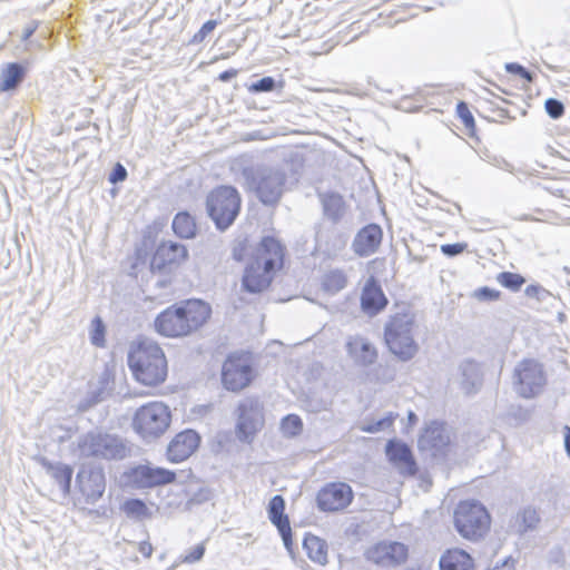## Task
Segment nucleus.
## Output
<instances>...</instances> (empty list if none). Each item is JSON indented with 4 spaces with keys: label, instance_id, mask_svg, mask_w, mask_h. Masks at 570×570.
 <instances>
[{
    "label": "nucleus",
    "instance_id": "393cba45",
    "mask_svg": "<svg viewBox=\"0 0 570 570\" xmlns=\"http://www.w3.org/2000/svg\"><path fill=\"white\" fill-rule=\"evenodd\" d=\"M187 248L175 242H163L154 255V264L167 265L180 263L187 257Z\"/></svg>",
    "mask_w": 570,
    "mask_h": 570
},
{
    "label": "nucleus",
    "instance_id": "7c9ffc66",
    "mask_svg": "<svg viewBox=\"0 0 570 570\" xmlns=\"http://www.w3.org/2000/svg\"><path fill=\"white\" fill-rule=\"evenodd\" d=\"M325 216L334 223L341 220L345 214V203L341 195L328 194L322 198Z\"/></svg>",
    "mask_w": 570,
    "mask_h": 570
},
{
    "label": "nucleus",
    "instance_id": "de8ad7c7",
    "mask_svg": "<svg viewBox=\"0 0 570 570\" xmlns=\"http://www.w3.org/2000/svg\"><path fill=\"white\" fill-rule=\"evenodd\" d=\"M465 243H455V244H443L441 245V252L449 257L456 256L464 252L466 248Z\"/></svg>",
    "mask_w": 570,
    "mask_h": 570
},
{
    "label": "nucleus",
    "instance_id": "473e14b6",
    "mask_svg": "<svg viewBox=\"0 0 570 570\" xmlns=\"http://www.w3.org/2000/svg\"><path fill=\"white\" fill-rule=\"evenodd\" d=\"M112 389V382L110 377V373L108 371H104L97 379V385L95 383H91L90 385V396L92 403H98L102 401L106 395L109 394V392Z\"/></svg>",
    "mask_w": 570,
    "mask_h": 570
},
{
    "label": "nucleus",
    "instance_id": "f8f14e48",
    "mask_svg": "<svg viewBox=\"0 0 570 570\" xmlns=\"http://www.w3.org/2000/svg\"><path fill=\"white\" fill-rule=\"evenodd\" d=\"M368 562L383 569H394L406 562L409 548L400 541L383 540L365 551Z\"/></svg>",
    "mask_w": 570,
    "mask_h": 570
},
{
    "label": "nucleus",
    "instance_id": "5fc2aeb1",
    "mask_svg": "<svg viewBox=\"0 0 570 570\" xmlns=\"http://www.w3.org/2000/svg\"><path fill=\"white\" fill-rule=\"evenodd\" d=\"M232 76H233V71H225V72H223V73L219 76V78H220L222 80H228Z\"/></svg>",
    "mask_w": 570,
    "mask_h": 570
},
{
    "label": "nucleus",
    "instance_id": "8fccbe9b",
    "mask_svg": "<svg viewBox=\"0 0 570 570\" xmlns=\"http://www.w3.org/2000/svg\"><path fill=\"white\" fill-rule=\"evenodd\" d=\"M126 177V168L121 164L117 163L109 175V181L112 184H117L124 181Z\"/></svg>",
    "mask_w": 570,
    "mask_h": 570
},
{
    "label": "nucleus",
    "instance_id": "f257e3e1",
    "mask_svg": "<svg viewBox=\"0 0 570 570\" xmlns=\"http://www.w3.org/2000/svg\"><path fill=\"white\" fill-rule=\"evenodd\" d=\"M302 167L303 158L296 154L279 166L261 165L245 168L243 176L247 188L254 191L264 205H275L287 185L298 180Z\"/></svg>",
    "mask_w": 570,
    "mask_h": 570
},
{
    "label": "nucleus",
    "instance_id": "09e8293b",
    "mask_svg": "<svg viewBox=\"0 0 570 570\" xmlns=\"http://www.w3.org/2000/svg\"><path fill=\"white\" fill-rule=\"evenodd\" d=\"M205 553V546L204 543H199L196 547H194L188 553L185 554L183 561L186 563H194L199 561Z\"/></svg>",
    "mask_w": 570,
    "mask_h": 570
},
{
    "label": "nucleus",
    "instance_id": "20e7f679",
    "mask_svg": "<svg viewBox=\"0 0 570 570\" xmlns=\"http://www.w3.org/2000/svg\"><path fill=\"white\" fill-rule=\"evenodd\" d=\"M128 365L134 377L146 386L161 384L167 377V361L161 347L150 338L132 342Z\"/></svg>",
    "mask_w": 570,
    "mask_h": 570
},
{
    "label": "nucleus",
    "instance_id": "dca6fc26",
    "mask_svg": "<svg viewBox=\"0 0 570 570\" xmlns=\"http://www.w3.org/2000/svg\"><path fill=\"white\" fill-rule=\"evenodd\" d=\"M77 484L87 503H95L106 489L105 474L101 468L85 466L77 474Z\"/></svg>",
    "mask_w": 570,
    "mask_h": 570
},
{
    "label": "nucleus",
    "instance_id": "e433bc0d",
    "mask_svg": "<svg viewBox=\"0 0 570 570\" xmlns=\"http://www.w3.org/2000/svg\"><path fill=\"white\" fill-rule=\"evenodd\" d=\"M497 281L504 287L518 292L521 286L525 283L523 276L517 273L502 272L497 276Z\"/></svg>",
    "mask_w": 570,
    "mask_h": 570
},
{
    "label": "nucleus",
    "instance_id": "c756f323",
    "mask_svg": "<svg viewBox=\"0 0 570 570\" xmlns=\"http://www.w3.org/2000/svg\"><path fill=\"white\" fill-rule=\"evenodd\" d=\"M24 76V69L18 63H7L0 73V91H9L18 86Z\"/></svg>",
    "mask_w": 570,
    "mask_h": 570
},
{
    "label": "nucleus",
    "instance_id": "c03bdc74",
    "mask_svg": "<svg viewBox=\"0 0 570 570\" xmlns=\"http://www.w3.org/2000/svg\"><path fill=\"white\" fill-rule=\"evenodd\" d=\"M500 292L490 287H481L473 293V297L479 301H497Z\"/></svg>",
    "mask_w": 570,
    "mask_h": 570
},
{
    "label": "nucleus",
    "instance_id": "c85d7f7f",
    "mask_svg": "<svg viewBox=\"0 0 570 570\" xmlns=\"http://www.w3.org/2000/svg\"><path fill=\"white\" fill-rule=\"evenodd\" d=\"M303 548L312 561L322 566L327 563V544L321 538L312 534L306 535Z\"/></svg>",
    "mask_w": 570,
    "mask_h": 570
},
{
    "label": "nucleus",
    "instance_id": "a211bd4d",
    "mask_svg": "<svg viewBox=\"0 0 570 570\" xmlns=\"http://www.w3.org/2000/svg\"><path fill=\"white\" fill-rule=\"evenodd\" d=\"M200 438L193 430L178 433L167 448V455L171 462H181L189 458L199 445Z\"/></svg>",
    "mask_w": 570,
    "mask_h": 570
},
{
    "label": "nucleus",
    "instance_id": "bf43d9fd",
    "mask_svg": "<svg viewBox=\"0 0 570 570\" xmlns=\"http://www.w3.org/2000/svg\"><path fill=\"white\" fill-rule=\"evenodd\" d=\"M404 570H428V569H422V568H407V569H404Z\"/></svg>",
    "mask_w": 570,
    "mask_h": 570
},
{
    "label": "nucleus",
    "instance_id": "4be33fe9",
    "mask_svg": "<svg viewBox=\"0 0 570 570\" xmlns=\"http://www.w3.org/2000/svg\"><path fill=\"white\" fill-rule=\"evenodd\" d=\"M382 242V229L376 224L362 228L355 236L352 247L355 254L365 257L375 253Z\"/></svg>",
    "mask_w": 570,
    "mask_h": 570
},
{
    "label": "nucleus",
    "instance_id": "f03ea898",
    "mask_svg": "<svg viewBox=\"0 0 570 570\" xmlns=\"http://www.w3.org/2000/svg\"><path fill=\"white\" fill-rule=\"evenodd\" d=\"M284 248L271 236L264 237L245 266L242 286L252 294L264 292L271 285L275 271L283 266Z\"/></svg>",
    "mask_w": 570,
    "mask_h": 570
},
{
    "label": "nucleus",
    "instance_id": "864d4df0",
    "mask_svg": "<svg viewBox=\"0 0 570 570\" xmlns=\"http://www.w3.org/2000/svg\"><path fill=\"white\" fill-rule=\"evenodd\" d=\"M407 420H409V422H410L411 424H414V423L416 422L417 417H416V415H415V413H414V412L410 411V412H409V415H407Z\"/></svg>",
    "mask_w": 570,
    "mask_h": 570
},
{
    "label": "nucleus",
    "instance_id": "423d86ee",
    "mask_svg": "<svg viewBox=\"0 0 570 570\" xmlns=\"http://www.w3.org/2000/svg\"><path fill=\"white\" fill-rule=\"evenodd\" d=\"M171 414L163 402H150L140 406L132 419V428L146 441L160 438L169 428Z\"/></svg>",
    "mask_w": 570,
    "mask_h": 570
},
{
    "label": "nucleus",
    "instance_id": "ddd939ff",
    "mask_svg": "<svg viewBox=\"0 0 570 570\" xmlns=\"http://www.w3.org/2000/svg\"><path fill=\"white\" fill-rule=\"evenodd\" d=\"M238 412L237 436L243 442H250L264 424L259 403L246 400L239 404Z\"/></svg>",
    "mask_w": 570,
    "mask_h": 570
},
{
    "label": "nucleus",
    "instance_id": "c9c22d12",
    "mask_svg": "<svg viewBox=\"0 0 570 570\" xmlns=\"http://www.w3.org/2000/svg\"><path fill=\"white\" fill-rule=\"evenodd\" d=\"M122 510L127 517L139 520L148 518L150 514L145 502L139 499L127 500L122 505Z\"/></svg>",
    "mask_w": 570,
    "mask_h": 570
},
{
    "label": "nucleus",
    "instance_id": "5701e85b",
    "mask_svg": "<svg viewBox=\"0 0 570 570\" xmlns=\"http://www.w3.org/2000/svg\"><path fill=\"white\" fill-rule=\"evenodd\" d=\"M483 373L480 364L466 360L458 368L455 382L465 394L476 393L482 386Z\"/></svg>",
    "mask_w": 570,
    "mask_h": 570
},
{
    "label": "nucleus",
    "instance_id": "37998d69",
    "mask_svg": "<svg viewBox=\"0 0 570 570\" xmlns=\"http://www.w3.org/2000/svg\"><path fill=\"white\" fill-rule=\"evenodd\" d=\"M275 87V80L272 77H264L252 83L250 90L255 92L272 91Z\"/></svg>",
    "mask_w": 570,
    "mask_h": 570
},
{
    "label": "nucleus",
    "instance_id": "a18cd8bd",
    "mask_svg": "<svg viewBox=\"0 0 570 570\" xmlns=\"http://www.w3.org/2000/svg\"><path fill=\"white\" fill-rule=\"evenodd\" d=\"M456 112H458V116L461 118V120L463 121L464 126L470 128V127H473L474 126V119H473V116L472 114L470 112L466 104L464 102H459L458 106H456Z\"/></svg>",
    "mask_w": 570,
    "mask_h": 570
},
{
    "label": "nucleus",
    "instance_id": "6e6d98bb",
    "mask_svg": "<svg viewBox=\"0 0 570 570\" xmlns=\"http://www.w3.org/2000/svg\"><path fill=\"white\" fill-rule=\"evenodd\" d=\"M51 436H52L53 439L59 440V441H62V440H63V435H62V434H59V433H58V431H53Z\"/></svg>",
    "mask_w": 570,
    "mask_h": 570
},
{
    "label": "nucleus",
    "instance_id": "b1692460",
    "mask_svg": "<svg viewBox=\"0 0 570 570\" xmlns=\"http://www.w3.org/2000/svg\"><path fill=\"white\" fill-rule=\"evenodd\" d=\"M285 501L282 495H274L268 503V518L278 529L285 548L291 552L292 530L288 518L284 514Z\"/></svg>",
    "mask_w": 570,
    "mask_h": 570
},
{
    "label": "nucleus",
    "instance_id": "1a4fd4ad",
    "mask_svg": "<svg viewBox=\"0 0 570 570\" xmlns=\"http://www.w3.org/2000/svg\"><path fill=\"white\" fill-rule=\"evenodd\" d=\"M547 379L542 365L533 360L520 362L513 372V387L524 399L539 395L546 385Z\"/></svg>",
    "mask_w": 570,
    "mask_h": 570
},
{
    "label": "nucleus",
    "instance_id": "f3484780",
    "mask_svg": "<svg viewBox=\"0 0 570 570\" xmlns=\"http://www.w3.org/2000/svg\"><path fill=\"white\" fill-rule=\"evenodd\" d=\"M386 455L403 476H413L416 473L415 460L411 449L405 443L389 441L386 444Z\"/></svg>",
    "mask_w": 570,
    "mask_h": 570
},
{
    "label": "nucleus",
    "instance_id": "3c124183",
    "mask_svg": "<svg viewBox=\"0 0 570 570\" xmlns=\"http://www.w3.org/2000/svg\"><path fill=\"white\" fill-rule=\"evenodd\" d=\"M140 552L145 556V557H150L151 552H153V548H151V544L148 543V542H142L140 544Z\"/></svg>",
    "mask_w": 570,
    "mask_h": 570
},
{
    "label": "nucleus",
    "instance_id": "a19ab883",
    "mask_svg": "<svg viewBox=\"0 0 570 570\" xmlns=\"http://www.w3.org/2000/svg\"><path fill=\"white\" fill-rule=\"evenodd\" d=\"M544 108L547 114L553 119H558L564 112L563 104L554 98L547 99L544 102Z\"/></svg>",
    "mask_w": 570,
    "mask_h": 570
},
{
    "label": "nucleus",
    "instance_id": "4c0bfd02",
    "mask_svg": "<svg viewBox=\"0 0 570 570\" xmlns=\"http://www.w3.org/2000/svg\"><path fill=\"white\" fill-rule=\"evenodd\" d=\"M106 327L102 320L97 316L92 320L90 326V342L98 347H102L106 343L105 340Z\"/></svg>",
    "mask_w": 570,
    "mask_h": 570
},
{
    "label": "nucleus",
    "instance_id": "13d9d810",
    "mask_svg": "<svg viewBox=\"0 0 570 570\" xmlns=\"http://www.w3.org/2000/svg\"><path fill=\"white\" fill-rule=\"evenodd\" d=\"M51 1H52V0H41V3H42L43 6H47V4H48V3H50Z\"/></svg>",
    "mask_w": 570,
    "mask_h": 570
},
{
    "label": "nucleus",
    "instance_id": "4468645a",
    "mask_svg": "<svg viewBox=\"0 0 570 570\" xmlns=\"http://www.w3.org/2000/svg\"><path fill=\"white\" fill-rule=\"evenodd\" d=\"M353 500L352 488L344 482H332L323 487L316 497L322 511L335 512L345 509Z\"/></svg>",
    "mask_w": 570,
    "mask_h": 570
},
{
    "label": "nucleus",
    "instance_id": "cd10ccee",
    "mask_svg": "<svg viewBox=\"0 0 570 570\" xmlns=\"http://www.w3.org/2000/svg\"><path fill=\"white\" fill-rule=\"evenodd\" d=\"M348 276L342 268H331L323 273L321 278L322 289L330 294L335 295L347 286Z\"/></svg>",
    "mask_w": 570,
    "mask_h": 570
},
{
    "label": "nucleus",
    "instance_id": "9d476101",
    "mask_svg": "<svg viewBox=\"0 0 570 570\" xmlns=\"http://www.w3.org/2000/svg\"><path fill=\"white\" fill-rule=\"evenodd\" d=\"M254 379L250 357L245 354H232L223 364L222 382L226 390L239 392Z\"/></svg>",
    "mask_w": 570,
    "mask_h": 570
},
{
    "label": "nucleus",
    "instance_id": "9b49d317",
    "mask_svg": "<svg viewBox=\"0 0 570 570\" xmlns=\"http://www.w3.org/2000/svg\"><path fill=\"white\" fill-rule=\"evenodd\" d=\"M81 454L104 459H122L127 449L117 436L102 433H88L79 441Z\"/></svg>",
    "mask_w": 570,
    "mask_h": 570
},
{
    "label": "nucleus",
    "instance_id": "ea45409f",
    "mask_svg": "<svg viewBox=\"0 0 570 570\" xmlns=\"http://www.w3.org/2000/svg\"><path fill=\"white\" fill-rule=\"evenodd\" d=\"M525 295L530 298H535L538 302H546L552 297V294L540 285H529L524 291Z\"/></svg>",
    "mask_w": 570,
    "mask_h": 570
},
{
    "label": "nucleus",
    "instance_id": "49530a36",
    "mask_svg": "<svg viewBox=\"0 0 570 570\" xmlns=\"http://www.w3.org/2000/svg\"><path fill=\"white\" fill-rule=\"evenodd\" d=\"M505 70L510 73L519 75L529 82L533 80L532 73L517 62L505 63Z\"/></svg>",
    "mask_w": 570,
    "mask_h": 570
},
{
    "label": "nucleus",
    "instance_id": "6e6552de",
    "mask_svg": "<svg viewBox=\"0 0 570 570\" xmlns=\"http://www.w3.org/2000/svg\"><path fill=\"white\" fill-rule=\"evenodd\" d=\"M454 525L463 538L478 540L489 531L490 515L480 502L462 501L454 511Z\"/></svg>",
    "mask_w": 570,
    "mask_h": 570
},
{
    "label": "nucleus",
    "instance_id": "0eeeda50",
    "mask_svg": "<svg viewBox=\"0 0 570 570\" xmlns=\"http://www.w3.org/2000/svg\"><path fill=\"white\" fill-rule=\"evenodd\" d=\"M240 204V196L232 186H220L212 190L206 200L208 215L220 230L227 229L234 223Z\"/></svg>",
    "mask_w": 570,
    "mask_h": 570
},
{
    "label": "nucleus",
    "instance_id": "a878e982",
    "mask_svg": "<svg viewBox=\"0 0 570 570\" xmlns=\"http://www.w3.org/2000/svg\"><path fill=\"white\" fill-rule=\"evenodd\" d=\"M41 463L46 469L47 476L51 479L56 485L57 491L62 495H67L70 490L72 476L71 468L61 463L51 464L46 460H43Z\"/></svg>",
    "mask_w": 570,
    "mask_h": 570
},
{
    "label": "nucleus",
    "instance_id": "2f4dec72",
    "mask_svg": "<svg viewBox=\"0 0 570 570\" xmlns=\"http://www.w3.org/2000/svg\"><path fill=\"white\" fill-rule=\"evenodd\" d=\"M173 229L180 238H193L196 234L195 219L188 213H178L173 220Z\"/></svg>",
    "mask_w": 570,
    "mask_h": 570
},
{
    "label": "nucleus",
    "instance_id": "bb28decb",
    "mask_svg": "<svg viewBox=\"0 0 570 570\" xmlns=\"http://www.w3.org/2000/svg\"><path fill=\"white\" fill-rule=\"evenodd\" d=\"M441 570H475L473 559L462 549H449L439 561Z\"/></svg>",
    "mask_w": 570,
    "mask_h": 570
},
{
    "label": "nucleus",
    "instance_id": "aec40b11",
    "mask_svg": "<svg viewBox=\"0 0 570 570\" xmlns=\"http://www.w3.org/2000/svg\"><path fill=\"white\" fill-rule=\"evenodd\" d=\"M417 443L420 450L429 451L433 456H435L449 445L450 434L443 424L432 422L420 435Z\"/></svg>",
    "mask_w": 570,
    "mask_h": 570
},
{
    "label": "nucleus",
    "instance_id": "39448f33",
    "mask_svg": "<svg viewBox=\"0 0 570 570\" xmlns=\"http://www.w3.org/2000/svg\"><path fill=\"white\" fill-rule=\"evenodd\" d=\"M414 317L409 313L391 316L385 325L384 337L390 351L402 361L416 354L419 346L413 337Z\"/></svg>",
    "mask_w": 570,
    "mask_h": 570
},
{
    "label": "nucleus",
    "instance_id": "f704fd0d",
    "mask_svg": "<svg viewBox=\"0 0 570 570\" xmlns=\"http://www.w3.org/2000/svg\"><path fill=\"white\" fill-rule=\"evenodd\" d=\"M396 416H397L396 414L390 412L389 414H386L384 417H382L380 420L363 422L360 425V430L363 432H366V433H377V432L385 431L393 425Z\"/></svg>",
    "mask_w": 570,
    "mask_h": 570
},
{
    "label": "nucleus",
    "instance_id": "72a5a7b5",
    "mask_svg": "<svg viewBox=\"0 0 570 570\" xmlns=\"http://www.w3.org/2000/svg\"><path fill=\"white\" fill-rule=\"evenodd\" d=\"M539 522L538 513L532 508H525L519 512L514 519L513 528L520 534L532 530Z\"/></svg>",
    "mask_w": 570,
    "mask_h": 570
},
{
    "label": "nucleus",
    "instance_id": "2eb2a0df",
    "mask_svg": "<svg viewBox=\"0 0 570 570\" xmlns=\"http://www.w3.org/2000/svg\"><path fill=\"white\" fill-rule=\"evenodd\" d=\"M176 474L167 469L142 464L134 468L128 478L137 489H146L170 483Z\"/></svg>",
    "mask_w": 570,
    "mask_h": 570
},
{
    "label": "nucleus",
    "instance_id": "603ef678",
    "mask_svg": "<svg viewBox=\"0 0 570 570\" xmlns=\"http://www.w3.org/2000/svg\"><path fill=\"white\" fill-rule=\"evenodd\" d=\"M564 448H566L568 455H570V428L569 426H566Z\"/></svg>",
    "mask_w": 570,
    "mask_h": 570
},
{
    "label": "nucleus",
    "instance_id": "412c9836",
    "mask_svg": "<svg viewBox=\"0 0 570 570\" xmlns=\"http://www.w3.org/2000/svg\"><path fill=\"white\" fill-rule=\"evenodd\" d=\"M386 304L387 299L380 284L373 276L368 277L364 284L361 295L362 309L367 315L373 316L380 313Z\"/></svg>",
    "mask_w": 570,
    "mask_h": 570
},
{
    "label": "nucleus",
    "instance_id": "6ab92c4d",
    "mask_svg": "<svg viewBox=\"0 0 570 570\" xmlns=\"http://www.w3.org/2000/svg\"><path fill=\"white\" fill-rule=\"evenodd\" d=\"M348 356L357 366H370L377 360V350L375 345L366 337L361 335L350 336L346 342Z\"/></svg>",
    "mask_w": 570,
    "mask_h": 570
},
{
    "label": "nucleus",
    "instance_id": "79ce46f5",
    "mask_svg": "<svg viewBox=\"0 0 570 570\" xmlns=\"http://www.w3.org/2000/svg\"><path fill=\"white\" fill-rule=\"evenodd\" d=\"M216 20L206 21L202 28L194 35L193 42L200 43L205 40V38L216 28Z\"/></svg>",
    "mask_w": 570,
    "mask_h": 570
},
{
    "label": "nucleus",
    "instance_id": "4d7b16f0",
    "mask_svg": "<svg viewBox=\"0 0 570 570\" xmlns=\"http://www.w3.org/2000/svg\"><path fill=\"white\" fill-rule=\"evenodd\" d=\"M498 166L501 167V165H498ZM502 168L508 171H512V166L510 164H508L507 161H503Z\"/></svg>",
    "mask_w": 570,
    "mask_h": 570
},
{
    "label": "nucleus",
    "instance_id": "58836bf2",
    "mask_svg": "<svg viewBox=\"0 0 570 570\" xmlns=\"http://www.w3.org/2000/svg\"><path fill=\"white\" fill-rule=\"evenodd\" d=\"M302 420L295 414H288L282 420L281 429L286 436H295L302 431Z\"/></svg>",
    "mask_w": 570,
    "mask_h": 570
},
{
    "label": "nucleus",
    "instance_id": "7ed1b4c3",
    "mask_svg": "<svg viewBox=\"0 0 570 570\" xmlns=\"http://www.w3.org/2000/svg\"><path fill=\"white\" fill-rule=\"evenodd\" d=\"M210 313L207 303L189 299L163 311L155 320V328L166 337H184L202 327Z\"/></svg>",
    "mask_w": 570,
    "mask_h": 570
}]
</instances>
